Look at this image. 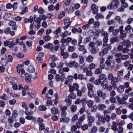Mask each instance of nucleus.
<instances>
[{
    "instance_id": "a211bd4d",
    "label": "nucleus",
    "mask_w": 133,
    "mask_h": 133,
    "mask_svg": "<svg viewBox=\"0 0 133 133\" xmlns=\"http://www.w3.org/2000/svg\"><path fill=\"white\" fill-rule=\"evenodd\" d=\"M97 108L99 110L102 111L104 110V109L106 108V106L104 104H99L97 106Z\"/></svg>"
},
{
    "instance_id": "c756f323",
    "label": "nucleus",
    "mask_w": 133,
    "mask_h": 133,
    "mask_svg": "<svg viewBox=\"0 0 133 133\" xmlns=\"http://www.w3.org/2000/svg\"><path fill=\"white\" fill-rule=\"evenodd\" d=\"M93 101L92 100H88L87 102L88 106L89 108L91 107L93 104Z\"/></svg>"
},
{
    "instance_id": "393cba45",
    "label": "nucleus",
    "mask_w": 133,
    "mask_h": 133,
    "mask_svg": "<svg viewBox=\"0 0 133 133\" xmlns=\"http://www.w3.org/2000/svg\"><path fill=\"white\" fill-rule=\"evenodd\" d=\"M38 109L40 111H45L46 109V107L42 105H40L38 108Z\"/></svg>"
},
{
    "instance_id": "603ef678",
    "label": "nucleus",
    "mask_w": 133,
    "mask_h": 133,
    "mask_svg": "<svg viewBox=\"0 0 133 133\" xmlns=\"http://www.w3.org/2000/svg\"><path fill=\"white\" fill-rule=\"evenodd\" d=\"M55 79L57 82L61 81V76L59 74H57L56 75Z\"/></svg>"
},
{
    "instance_id": "f3484780",
    "label": "nucleus",
    "mask_w": 133,
    "mask_h": 133,
    "mask_svg": "<svg viewBox=\"0 0 133 133\" xmlns=\"http://www.w3.org/2000/svg\"><path fill=\"white\" fill-rule=\"evenodd\" d=\"M25 119L29 120H32L34 121H36V118L31 115H27L25 117Z\"/></svg>"
},
{
    "instance_id": "5701e85b",
    "label": "nucleus",
    "mask_w": 133,
    "mask_h": 133,
    "mask_svg": "<svg viewBox=\"0 0 133 133\" xmlns=\"http://www.w3.org/2000/svg\"><path fill=\"white\" fill-rule=\"evenodd\" d=\"M65 13L64 11H61L58 15V18L60 19H61L65 16Z\"/></svg>"
},
{
    "instance_id": "c03bdc74",
    "label": "nucleus",
    "mask_w": 133,
    "mask_h": 133,
    "mask_svg": "<svg viewBox=\"0 0 133 133\" xmlns=\"http://www.w3.org/2000/svg\"><path fill=\"white\" fill-rule=\"evenodd\" d=\"M70 109L72 111L75 112L76 110L77 107L75 105H72L71 106Z\"/></svg>"
},
{
    "instance_id": "79ce46f5",
    "label": "nucleus",
    "mask_w": 133,
    "mask_h": 133,
    "mask_svg": "<svg viewBox=\"0 0 133 133\" xmlns=\"http://www.w3.org/2000/svg\"><path fill=\"white\" fill-rule=\"evenodd\" d=\"M17 56L19 58H23L24 56V55L22 53H19L17 54Z\"/></svg>"
},
{
    "instance_id": "f03ea898",
    "label": "nucleus",
    "mask_w": 133,
    "mask_h": 133,
    "mask_svg": "<svg viewBox=\"0 0 133 133\" xmlns=\"http://www.w3.org/2000/svg\"><path fill=\"white\" fill-rule=\"evenodd\" d=\"M14 41L10 42V45H9V48L10 50L12 51H14L15 52L17 51L18 47L16 46H14L15 45L17 44L15 42H13Z\"/></svg>"
},
{
    "instance_id": "49530a36",
    "label": "nucleus",
    "mask_w": 133,
    "mask_h": 133,
    "mask_svg": "<svg viewBox=\"0 0 133 133\" xmlns=\"http://www.w3.org/2000/svg\"><path fill=\"white\" fill-rule=\"evenodd\" d=\"M75 48L73 46H69L68 47V50L69 52H71L75 50Z\"/></svg>"
},
{
    "instance_id": "a878e982",
    "label": "nucleus",
    "mask_w": 133,
    "mask_h": 133,
    "mask_svg": "<svg viewBox=\"0 0 133 133\" xmlns=\"http://www.w3.org/2000/svg\"><path fill=\"white\" fill-rule=\"evenodd\" d=\"M99 79L101 80H104L105 79H107L106 78L105 75L103 74H100L99 76Z\"/></svg>"
},
{
    "instance_id": "b1692460",
    "label": "nucleus",
    "mask_w": 133,
    "mask_h": 133,
    "mask_svg": "<svg viewBox=\"0 0 133 133\" xmlns=\"http://www.w3.org/2000/svg\"><path fill=\"white\" fill-rule=\"evenodd\" d=\"M38 125H39V131H43L45 129V127L44 124L43 123L42 124L40 123Z\"/></svg>"
},
{
    "instance_id": "13d9d810",
    "label": "nucleus",
    "mask_w": 133,
    "mask_h": 133,
    "mask_svg": "<svg viewBox=\"0 0 133 133\" xmlns=\"http://www.w3.org/2000/svg\"><path fill=\"white\" fill-rule=\"evenodd\" d=\"M67 78L69 82H72L73 80L74 77L71 75H69L68 76Z\"/></svg>"
},
{
    "instance_id": "c9c22d12",
    "label": "nucleus",
    "mask_w": 133,
    "mask_h": 133,
    "mask_svg": "<svg viewBox=\"0 0 133 133\" xmlns=\"http://www.w3.org/2000/svg\"><path fill=\"white\" fill-rule=\"evenodd\" d=\"M18 5V3L17 2H15L13 3L12 5V8L14 10H15L17 9Z\"/></svg>"
},
{
    "instance_id": "9d476101",
    "label": "nucleus",
    "mask_w": 133,
    "mask_h": 133,
    "mask_svg": "<svg viewBox=\"0 0 133 133\" xmlns=\"http://www.w3.org/2000/svg\"><path fill=\"white\" fill-rule=\"evenodd\" d=\"M69 67L70 68L73 67L77 68L78 67V63L75 61H72L71 60L69 61Z\"/></svg>"
},
{
    "instance_id": "58836bf2",
    "label": "nucleus",
    "mask_w": 133,
    "mask_h": 133,
    "mask_svg": "<svg viewBox=\"0 0 133 133\" xmlns=\"http://www.w3.org/2000/svg\"><path fill=\"white\" fill-rule=\"evenodd\" d=\"M10 28L9 27H8L5 29L4 31V32L6 34H9L10 32Z\"/></svg>"
},
{
    "instance_id": "473e14b6",
    "label": "nucleus",
    "mask_w": 133,
    "mask_h": 133,
    "mask_svg": "<svg viewBox=\"0 0 133 133\" xmlns=\"http://www.w3.org/2000/svg\"><path fill=\"white\" fill-rule=\"evenodd\" d=\"M87 87L89 91H91L93 88V85L91 83H88L87 84Z\"/></svg>"
},
{
    "instance_id": "2f4dec72",
    "label": "nucleus",
    "mask_w": 133,
    "mask_h": 133,
    "mask_svg": "<svg viewBox=\"0 0 133 133\" xmlns=\"http://www.w3.org/2000/svg\"><path fill=\"white\" fill-rule=\"evenodd\" d=\"M81 103L82 104L83 107L85 106V103H87V102L86 99L85 98H83L81 99Z\"/></svg>"
},
{
    "instance_id": "e433bc0d",
    "label": "nucleus",
    "mask_w": 133,
    "mask_h": 133,
    "mask_svg": "<svg viewBox=\"0 0 133 133\" xmlns=\"http://www.w3.org/2000/svg\"><path fill=\"white\" fill-rule=\"evenodd\" d=\"M68 35V31L65 30L64 32H62L61 36L62 37H65Z\"/></svg>"
},
{
    "instance_id": "a19ab883",
    "label": "nucleus",
    "mask_w": 133,
    "mask_h": 133,
    "mask_svg": "<svg viewBox=\"0 0 133 133\" xmlns=\"http://www.w3.org/2000/svg\"><path fill=\"white\" fill-rule=\"evenodd\" d=\"M12 116L14 118H15L18 116L17 111L16 110H15L12 112Z\"/></svg>"
},
{
    "instance_id": "0eeeda50",
    "label": "nucleus",
    "mask_w": 133,
    "mask_h": 133,
    "mask_svg": "<svg viewBox=\"0 0 133 133\" xmlns=\"http://www.w3.org/2000/svg\"><path fill=\"white\" fill-rule=\"evenodd\" d=\"M9 24L10 26L12 27V29L14 30H16L18 26L16 25V23L15 22L12 21H10L9 22Z\"/></svg>"
},
{
    "instance_id": "8fccbe9b",
    "label": "nucleus",
    "mask_w": 133,
    "mask_h": 133,
    "mask_svg": "<svg viewBox=\"0 0 133 133\" xmlns=\"http://www.w3.org/2000/svg\"><path fill=\"white\" fill-rule=\"evenodd\" d=\"M101 69L100 68H98L95 71V74H101L102 72Z\"/></svg>"
},
{
    "instance_id": "864d4df0",
    "label": "nucleus",
    "mask_w": 133,
    "mask_h": 133,
    "mask_svg": "<svg viewBox=\"0 0 133 133\" xmlns=\"http://www.w3.org/2000/svg\"><path fill=\"white\" fill-rule=\"evenodd\" d=\"M77 130V127L75 125L72 126L71 128V131L73 132H75Z\"/></svg>"
},
{
    "instance_id": "6ab92c4d",
    "label": "nucleus",
    "mask_w": 133,
    "mask_h": 133,
    "mask_svg": "<svg viewBox=\"0 0 133 133\" xmlns=\"http://www.w3.org/2000/svg\"><path fill=\"white\" fill-rule=\"evenodd\" d=\"M68 97L69 98L75 99L76 98V95L74 93H70L68 96Z\"/></svg>"
},
{
    "instance_id": "dca6fc26",
    "label": "nucleus",
    "mask_w": 133,
    "mask_h": 133,
    "mask_svg": "<svg viewBox=\"0 0 133 133\" xmlns=\"http://www.w3.org/2000/svg\"><path fill=\"white\" fill-rule=\"evenodd\" d=\"M124 87L123 85H120L117 89V91L121 93L124 90Z\"/></svg>"
},
{
    "instance_id": "423d86ee",
    "label": "nucleus",
    "mask_w": 133,
    "mask_h": 133,
    "mask_svg": "<svg viewBox=\"0 0 133 133\" xmlns=\"http://www.w3.org/2000/svg\"><path fill=\"white\" fill-rule=\"evenodd\" d=\"M97 95L98 96L101 97L103 99H104L106 98V94L104 93H103L101 90H98L97 91Z\"/></svg>"
},
{
    "instance_id": "f8f14e48",
    "label": "nucleus",
    "mask_w": 133,
    "mask_h": 133,
    "mask_svg": "<svg viewBox=\"0 0 133 133\" xmlns=\"http://www.w3.org/2000/svg\"><path fill=\"white\" fill-rule=\"evenodd\" d=\"M12 15V14L11 13L5 12L4 15L3 16V18L5 20L9 21V19Z\"/></svg>"
},
{
    "instance_id": "ea45409f",
    "label": "nucleus",
    "mask_w": 133,
    "mask_h": 133,
    "mask_svg": "<svg viewBox=\"0 0 133 133\" xmlns=\"http://www.w3.org/2000/svg\"><path fill=\"white\" fill-rule=\"evenodd\" d=\"M61 28L59 27L56 29V31H53V33L55 34L56 35H58V34L60 33L61 32Z\"/></svg>"
},
{
    "instance_id": "052dcab7",
    "label": "nucleus",
    "mask_w": 133,
    "mask_h": 133,
    "mask_svg": "<svg viewBox=\"0 0 133 133\" xmlns=\"http://www.w3.org/2000/svg\"><path fill=\"white\" fill-rule=\"evenodd\" d=\"M77 40L75 39H73L71 41V43L74 46H75L77 44Z\"/></svg>"
},
{
    "instance_id": "de8ad7c7",
    "label": "nucleus",
    "mask_w": 133,
    "mask_h": 133,
    "mask_svg": "<svg viewBox=\"0 0 133 133\" xmlns=\"http://www.w3.org/2000/svg\"><path fill=\"white\" fill-rule=\"evenodd\" d=\"M95 67V65L94 63H92L89 65L88 68L90 70H91L94 69Z\"/></svg>"
},
{
    "instance_id": "4d7b16f0",
    "label": "nucleus",
    "mask_w": 133,
    "mask_h": 133,
    "mask_svg": "<svg viewBox=\"0 0 133 133\" xmlns=\"http://www.w3.org/2000/svg\"><path fill=\"white\" fill-rule=\"evenodd\" d=\"M83 38L81 35H80L79 36V38L78 39V45H80L81 44L82 42V39Z\"/></svg>"
},
{
    "instance_id": "2eb2a0df",
    "label": "nucleus",
    "mask_w": 133,
    "mask_h": 133,
    "mask_svg": "<svg viewBox=\"0 0 133 133\" xmlns=\"http://www.w3.org/2000/svg\"><path fill=\"white\" fill-rule=\"evenodd\" d=\"M71 22L70 18L68 17H66L64 20V24L65 25L68 24L70 25Z\"/></svg>"
},
{
    "instance_id": "bf43d9fd",
    "label": "nucleus",
    "mask_w": 133,
    "mask_h": 133,
    "mask_svg": "<svg viewBox=\"0 0 133 133\" xmlns=\"http://www.w3.org/2000/svg\"><path fill=\"white\" fill-rule=\"evenodd\" d=\"M116 98L111 97L110 98L109 101L111 103H114L116 102Z\"/></svg>"
},
{
    "instance_id": "37998d69",
    "label": "nucleus",
    "mask_w": 133,
    "mask_h": 133,
    "mask_svg": "<svg viewBox=\"0 0 133 133\" xmlns=\"http://www.w3.org/2000/svg\"><path fill=\"white\" fill-rule=\"evenodd\" d=\"M0 98H1V99H4L6 101L8 99L7 96L5 94H4L2 96H0Z\"/></svg>"
},
{
    "instance_id": "a18cd8bd",
    "label": "nucleus",
    "mask_w": 133,
    "mask_h": 133,
    "mask_svg": "<svg viewBox=\"0 0 133 133\" xmlns=\"http://www.w3.org/2000/svg\"><path fill=\"white\" fill-rule=\"evenodd\" d=\"M113 5L112 3H110L107 7V9L109 10H111L113 8L114 9V7H113Z\"/></svg>"
},
{
    "instance_id": "7ed1b4c3",
    "label": "nucleus",
    "mask_w": 133,
    "mask_h": 133,
    "mask_svg": "<svg viewBox=\"0 0 133 133\" xmlns=\"http://www.w3.org/2000/svg\"><path fill=\"white\" fill-rule=\"evenodd\" d=\"M28 36H25L21 37L20 39L17 38L15 42L20 45H23L24 44L23 40L25 39Z\"/></svg>"
},
{
    "instance_id": "0e129e2a",
    "label": "nucleus",
    "mask_w": 133,
    "mask_h": 133,
    "mask_svg": "<svg viewBox=\"0 0 133 133\" xmlns=\"http://www.w3.org/2000/svg\"><path fill=\"white\" fill-rule=\"evenodd\" d=\"M9 103L10 105H14L16 102V101L15 99L10 100L9 101Z\"/></svg>"
},
{
    "instance_id": "412c9836",
    "label": "nucleus",
    "mask_w": 133,
    "mask_h": 133,
    "mask_svg": "<svg viewBox=\"0 0 133 133\" xmlns=\"http://www.w3.org/2000/svg\"><path fill=\"white\" fill-rule=\"evenodd\" d=\"M58 112V110L56 109L55 107H53L51 110V113L52 114H57Z\"/></svg>"
},
{
    "instance_id": "39448f33",
    "label": "nucleus",
    "mask_w": 133,
    "mask_h": 133,
    "mask_svg": "<svg viewBox=\"0 0 133 133\" xmlns=\"http://www.w3.org/2000/svg\"><path fill=\"white\" fill-rule=\"evenodd\" d=\"M91 9L92 11V13L94 14H95L98 13V7L95 4H93L91 6Z\"/></svg>"
},
{
    "instance_id": "7c9ffc66",
    "label": "nucleus",
    "mask_w": 133,
    "mask_h": 133,
    "mask_svg": "<svg viewBox=\"0 0 133 133\" xmlns=\"http://www.w3.org/2000/svg\"><path fill=\"white\" fill-rule=\"evenodd\" d=\"M91 107V112H94L96 111L97 110V108L96 105H94Z\"/></svg>"
},
{
    "instance_id": "f257e3e1",
    "label": "nucleus",
    "mask_w": 133,
    "mask_h": 133,
    "mask_svg": "<svg viewBox=\"0 0 133 133\" xmlns=\"http://www.w3.org/2000/svg\"><path fill=\"white\" fill-rule=\"evenodd\" d=\"M96 117L98 119L99 122H102L104 124L105 123V121L108 122L110 121V117L109 115H106L105 117L103 116H101L100 114L98 113L96 114Z\"/></svg>"
},
{
    "instance_id": "bb28decb",
    "label": "nucleus",
    "mask_w": 133,
    "mask_h": 133,
    "mask_svg": "<svg viewBox=\"0 0 133 133\" xmlns=\"http://www.w3.org/2000/svg\"><path fill=\"white\" fill-rule=\"evenodd\" d=\"M118 38L116 37H115L112 38L110 40L111 44H112V43H114L116 41L118 42Z\"/></svg>"
},
{
    "instance_id": "cd10ccee",
    "label": "nucleus",
    "mask_w": 133,
    "mask_h": 133,
    "mask_svg": "<svg viewBox=\"0 0 133 133\" xmlns=\"http://www.w3.org/2000/svg\"><path fill=\"white\" fill-rule=\"evenodd\" d=\"M96 14L95 16V18L96 19L103 18H104V16L101 14H98V13Z\"/></svg>"
},
{
    "instance_id": "aec40b11",
    "label": "nucleus",
    "mask_w": 133,
    "mask_h": 133,
    "mask_svg": "<svg viewBox=\"0 0 133 133\" xmlns=\"http://www.w3.org/2000/svg\"><path fill=\"white\" fill-rule=\"evenodd\" d=\"M118 0H114L113 2L114 4L113 5V7H114V9H116L118 8V4L119 3Z\"/></svg>"
},
{
    "instance_id": "4468645a",
    "label": "nucleus",
    "mask_w": 133,
    "mask_h": 133,
    "mask_svg": "<svg viewBox=\"0 0 133 133\" xmlns=\"http://www.w3.org/2000/svg\"><path fill=\"white\" fill-rule=\"evenodd\" d=\"M35 71V68L31 65H29L27 69V71L30 73H33Z\"/></svg>"
},
{
    "instance_id": "9b49d317",
    "label": "nucleus",
    "mask_w": 133,
    "mask_h": 133,
    "mask_svg": "<svg viewBox=\"0 0 133 133\" xmlns=\"http://www.w3.org/2000/svg\"><path fill=\"white\" fill-rule=\"evenodd\" d=\"M78 49L79 51H82L83 52V54H84L86 53L87 52V51L86 49L85 48V46L84 45H78Z\"/></svg>"
},
{
    "instance_id": "774afa93",
    "label": "nucleus",
    "mask_w": 133,
    "mask_h": 133,
    "mask_svg": "<svg viewBox=\"0 0 133 133\" xmlns=\"http://www.w3.org/2000/svg\"><path fill=\"white\" fill-rule=\"evenodd\" d=\"M6 8L8 9H10L12 7V4L10 3H8L6 5Z\"/></svg>"
},
{
    "instance_id": "20e7f679",
    "label": "nucleus",
    "mask_w": 133,
    "mask_h": 133,
    "mask_svg": "<svg viewBox=\"0 0 133 133\" xmlns=\"http://www.w3.org/2000/svg\"><path fill=\"white\" fill-rule=\"evenodd\" d=\"M131 42L129 39L124 40L121 43L123 45L125 46L127 49L131 47Z\"/></svg>"
},
{
    "instance_id": "c85d7f7f",
    "label": "nucleus",
    "mask_w": 133,
    "mask_h": 133,
    "mask_svg": "<svg viewBox=\"0 0 133 133\" xmlns=\"http://www.w3.org/2000/svg\"><path fill=\"white\" fill-rule=\"evenodd\" d=\"M86 59L87 61L90 62H91L93 60V57L91 55H89L87 57Z\"/></svg>"
},
{
    "instance_id": "e2e57ef3",
    "label": "nucleus",
    "mask_w": 133,
    "mask_h": 133,
    "mask_svg": "<svg viewBox=\"0 0 133 133\" xmlns=\"http://www.w3.org/2000/svg\"><path fill=\"white\" fill-rule=\"evenodd\" d=\"M86 75L88 76H92L93 75V74L91 71L89 70L86 72Z\"/></svg>"
},
{
    "instance_id": "680f3d73",
    "label": "nucleus",
    "mask_w": 133,
    "mask_h": 133,
    "mask_svg": "<svg viewBox=\"0 0 133 133\" xmlns=\"http://www.w3.org/2000/svg\"><path fill=\"white\" fill-rule=\"evenodd\" d=\"M19 122L20 123L24 124L25 123V119L23 117H21L19 119Z\"/></svg>"
},
{
    "instance_id": "f704fd0d",
    "label": "nucleus",
    "mask_w": 133,
    "mask_h": 133,
    "mask_svg": "<svg viewBox=\"0 0 133 133\" xmlns=\"http://www.w3.org/2000/svg\"><path fill=\"white\" fill-rule=\"evenodd\" d=\"M108 41V37H104L103 39V46H105V44H107V43Z\"/></svg>"
},
{
    "instance_id": "ddd939ff",
    "label": "nucleus",
    "mask_w": 133,
    "mask_h": 133,
    "mask_svg": "<svg viewBox=\"0 0 133 133\" xmlns=\"http://www.w3.org/2000/svg\"><path fill=\"white\" fill-rule=\"evenodd\" d=\"M53 44L51 43H48V44L44 46V48L49 49L50 48V51L51 52H53Z\"/></svg>"
},
{
    "instance_id": "5fc2aeb1",
    "label": "nucleus",
    "mask_w": 133,
    "mask_h": 133,
    "mask_svg": "<svg viewBox=\"0 0 133 133\" xmlns=\"http://www.w3.org/2000/svg\"><path fill=\"white\" fill-rule=\"evenodd\" d=\"M49 10L50 11H53L55 9V7L52 5H49L48 6Z\"/></svg>"
},
{
    "instance_id": "4c0bfd02",
    "label": "nucleus",
    "mask_w": 133,
    "mask_h": 133,
    "mask_svg": "<svg viewBox=\"0 0 133 133\" xmlns=\"http://www.w3.org/2000/svg\"><path fill=\"white\" fill-rule=\"evenodd\" d=\"M37 11L39 13L41 14H43L45 12L44 10L42 7H39L37 9Z\"/></svg>"
},
{
    "instance_id": "69168bd1",
    "label": "nucleus",
    "mask_w": 133,
    "mask_h": 133,
    "mask_svg": "<svg viewBox=\"0 0 133 133\" xmlns=\"http://www.w3.org/2000/svg\"><path fill=\"white\" fill-rule=\"evenodd\" d=\"M78 118V116L76 114L73 116L72 117V120L74 122H75L76 120Z\"/></svg>"
},
{
    "instance_id": "6e6552de",
    "label": "nucleus",
    "mask_w": 133,
    "mask_h": 133,
    "mask_svg": "<svg viewBox=\"0 0 133 133\" xmlns=\"http://www.w3.org/2000/svg\"><path fill=\"white\" fill-rule=\"evenodd\" d=\"M94 117L93 116L89 117L88 119L89 122L88 123V125L89 127H90L92 125V122L95 121Z\"/></svg>"
},
{
    "instance_id": "4be33fe9",
    "label": "nucleus",
    "mask_w": 133,
    "mask_h": 133,
    "mask_svg": "<svg viewBox=\"0 0 133 133\" xmlns=\"http://www.w3.org/2000/svg\"><path fill=\"white\" fill-rule=\"evenodd\" d=\"M108 49L105 48L104 47L103 48V51H104V53H105L106 54L108 53L109 50H110L111 49L112 46L111 45H109V46H108Z\"/></svg>"
},
{
    "instance_id": "72a5a7b5",
    "label": "nucleus",
    "mask_w": 133,
    "mask_h": 133,
    "mask_svg": "<svg viewBox=\"0 0 133 133\" xmlns=\"http://www.w3.org/2000/svg\"><path fill=\"white\" fill-rule=\"evenodd\" d=\"M43 39L46 41H49L51 39L49 35H47L43 36Z\"/></svg>"
},
{
    "instance_id": "338daca9",
    "label": "nucleus",
    "mask_w": 133,
    "mask_h": 133,
    "mask_svg": "<svg viewBox=\"0 0 133 133\" xmlns=\"http://www.w3.org/2000/svg\"><path fill=\"white\" fill-rule=\"evenodd\" d=\"M52 119L54 121H56L57 120L58 117V116L56 115H52L51 116Z\"/></svg>"
},
{
    "instance_id": "6e6d98bb",
    "label": "nucleus",
    "mask_w": 133,
    "mask_h": 133,
    "mask_svg": "<svg viewBox=\"0 0 133 133\" xmlns=\"http://www.w3.org/2000/svg\"><path fill=\"white\" fill-rule=\"evenodd\" d=\"M10 41L9 40L5 41L4 43V45L5 46H8L9 47V45H10Z\"/></svg>"
},
{
    "instance_id": "3c124183",
    "label": "nucleus",
    "mask_w": 133,
    "mask_h": 133,
    "mask_svg": "<svg viewBox=\"0 0 133 133\" xmlns=\"http://www.w3.org/2000/svg\"><path fill=\"white\" fill-rule=\"evenodd\" d=\"M126 36V34L125 33H123L120 35V39L122 40H124Z\"/></svg>"
},
{
    "instance_id": "1a4fd4ad",
    "label": "nucleus",
    "mask_w": 133,
    "mask_h": 133,
    "mask_svg": "<svg viewBox=\"0 0 133 133\" xmlns=\"http://www.w3.org/2000/svg\"><path fill=\"white\" fill-rule=\"evenodd\" d=\"M108 79H107L103 80L101 82V85L104 89H106L108 86Z\"/></svg>"
},
{
    "instance_id": "09e8293b",
    "label": "nucleus",
    "mask_w": 133,
    "mask_h": 133,
    "mask_svg": "<svg viewBox=\"0 0 133 133\" xmlns=\"http://www.w3.org/2000/svg\"><path fill=\"white\" fill-rule=\"evenodd\" d=\"M79 57L80 59L79 63L81 64L83 63L84 62V60L83 57L80 55L79 56Z\"/></svg>"
}]
</instances>
